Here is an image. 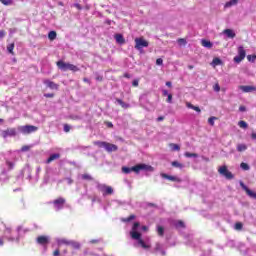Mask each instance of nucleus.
<instances>
[{
	"label": "nucleus",
	"mask_w": 256,
	"mask_h": 256,
	"mask_svg": "<svg viewBox=\"0 0 256 256\" xmlns=\"http://www.w3.org/2000/svg\"><path fill=\"white\" fill-rule=\"evenodd\" d=\"M171 165H172V167H176L177 169H183V167H184V165L181 164V162H179V161H173L171 163Z\"/></svg>",
	"instance_id": "obj_27"
},
{
	"label": "nucleus",
	"mask_w": 256,
	"mask_h": 256,
	"mask_svg": "<svg viewBox=\"0 0 256 256\" xmlns=\"http://www.w3.org/2000/svg\"><path fill=\"white\" fill-rule=\"evenodd\" d=\"M123 77L126 79H131V75L129 73H124Z\"/></svg>",
	"instance_id": "obj_60"
},
{
	"label": "nucleus",
	"mask_w": 256,
	"mask_h": 256,
	"mask_svg": "<svg viewBox=\"0 0 256 256\" xmlns=\"http://www.w3.org/2000/svg\"><path fill=\"white\" fill-rule=\"evenodd\" d=\"M74 7H76V9H78V11H81V9H83V6H81V4H74Z\"/></svg>",
	"instance_id": "obj_53"
},
{
	"label": "nucleus",
	"mask_w": 256,
	"mask_h": 256,
	"mask_svg": "<svg viewBox=\"0 0 256 256\" xmlns=\"http://www.w3.org/2000/svg\"><path fill=\"white\" fill-rule=\"evenodd\" d=\"M107 127H109V129H113V123L112 122H106Z\"/></svg>",
	"instance_id": "obj_59"
},
{
	"label": "nucleus",
	"mask_w": 256,
	"mask_h": 256,
	"mask_svg": "<svg viewBox=\"0 0 256 256\" xmlns=\"http://www.w3.org/2000/svg\"><path fill=\"white\" fill-rule=\"evenodd\" d=\"M44 85H46V87H48L49 89H52L54 91L59 90V84H57L51 80H44Z\"/></svg>",
	"instance_id": "obj_12"
},
{
	"label": "nucleus",
	"mask_w": 256,
	"mask_h": 256,
	"mask_svg": "<svg viewBox=\"0 0 256 256\" xmlns=\"http://www.w3.org/2000/svg\"><path fill=\"white\" fill-rule=\"evenodd\" d=\"M70 247L73 249H81V244L77 241H70Z\"/></svg>",
	"instance_id": "obj_24"
},
{
	"label": "nucleus",
	"mask_w": 256,
	"mask_h": 256,
	"mask_svg": "<svg viewBox=\"0 0 256 256\" xmlns=\"http://www.w3.org/2000/svg\"><path fill=\"white\" fill-rule=\"evenodd\" d=\"M38 245H47L49 244V237L47 236H38L36 239Z\"/></svg>",
	"instance_id": "obj_14"
},
{
	"label": "nucleus",
	"mask_w": 256,
	"mask_h": 256,
	"mask_svg": "<svg viewBox=\"0 0 256 256\" xmlns=\"http://www.w3.org/2000/svg\"><path fill=\"white\" fill-rule=\"evenodd\" d=\"M116 101L119 103L122 109H129V104L125 103L123 100L117 98Z\"/></svg>",
	"instance_id": "obj_23"
},
{
	"label": "nucleus",
	"mask_w": 256,
	"mask_h": 256,
	"mask_svg": "<svg viewBox=\"0 0 256 256\" xmlns=\"http://www.w3.org/2000/svg\"><path fill=\"white\" fill-rule=\"evenodd\" d=\"M53 205L56 209H63V205H65V198L59 197L53 201Z\"/></svg>",
	"instance_id": "obj_11"
},
{
	"label": "nucleus",
	"mask_w": 256,
	"mask_h": 256,
	"mask_svg": "<svg viewBox=\"0 0 256 256\" xmlns=\"http://www.w3.org/2000/svg\"><path fill=\"white\" fill-rule=\"evenodd\" d=\"M82 179H83L84 181H93L92 176L89 175V174H83V175H82Z\"/></svg>",
	"instance_id": "obj_38"
},
{
	"label": "nucleus",
	"mask_w": 256,
	"mask_h": 256,
	"mask_svg": "<svg viewBox=\"0 0 256 256\" xmlns=\"http://www.w3.org/2000/svg\"><path fill=\"white\" fill-rule=\"evenodd\" d=\"M239 111H241L243 113V112L247 111V108L245 106H240Z\"/></svg>",
	"instance_id": "obj_58"
},
{
	"label": "nucleus",
	"mask_w": 256,
	"mask_h": 256,
	"mask_svg": "<svg viewBox=\"0 0 256 256\" xmlns=\"http://www.w3.org/2000/svg\"><path fill=\"white\" fill-rule=\"evenodd\" d=\"M184 157H187L188 159H190L191 157L197 158V157H199V154L191 153V152H185Z\"/></svg>",
	"instance_id": "obj_29"
},
{
	"label": "nucleus",
	"mask_w": 256,
	"mask_h": 256,
	"mask_svg": "<svg viewBox=\"0 0 256 256\" xmlns=\"http://www.w3.org/2000/svg\"><path fill=\"white\" fill-rule=\"evenodd\" d=\"M44 97H46V99H53V97H55V94H53V93H46V94H44Z\"/></svg>",
	"instance_id": "obj_48"
},
{
	"label": "nucleus",
	"mask_w": 256,
	"mask_h": 256,
	"mask_svg": "<svg viewBox=\"0 0 256 256\" xmlns=\"http://www.w3.org/2000/svg\"><path fill=\"white\" fill-rule=\"evenodd\" d=\"M176 227H181L182 229H185V222H183L182 220H178Z\"/></svg>",
	"instance_id": "obj_42"
},
{
	"label": "nucleus",
	"mask_w": 256,
	"mask_h": 256,
	"mask_svg": "<svg viewBox=\"0 0 256 256\" xmlns=\"http://www.w3.org/2000/svg\"><path fill=\"white\" fill-rule=\"evenodd\" d=\"M70 243H71V240H67V239L59 240L60 245H70Z\"/></svg>",
	"instance_id": "obj_41"
},
{
	"label": "nucleus",
	"mask_w": 256,
	"mask_h": 256,
	"mask_svg": "<svg viewBox=\"0 0 256 256\" xmlns=\"http://www.w3.org/2000/svg\"><path fill=\"white\" fill-rule=\"evenodd\" d=\"M107 142H101V141H96L94 142V145H97V147H104L106 145Z\"/></svg>",
	"instance_id": "obj_43"
},
{
	"label": "nucleus",
	"mask_w": 256,
	"mask_h": 256,
	"mask_svg": "<svg viewBox=\"0 0 256 256\" xmlns=\"http://www.w3.org/2000/svg\"><path fill=\"white\" fill-rule=\"evenodd\" d=\"M48 39H50V41H55L57 39V32L56 31H50L48 33Z\"/></svg>",
	"instance_id": "obj_22"
},
{
	"label": "nucleus",
	"mask_w": 256,
	"mask_h": 256,
	"mask_svg": "<svg viewBox=\"0 0 256 256\" xmlns=\"http://www.w3.org/2000/svg\"><path fill=\"white\" fill-rule=\"evenodd\" d=\"M251 138H252V139H256V132H253V133L251 134Z\"/></svg>",
	"instance_id": "obj_64"
},
{
	"label": "nucleus",
	"mask_w": 256,
	"mask_h": 256,
	"mask_svg": "<svg viewBox=\"0 0 256 256\" xmlns=\"http://www.w3.org/2000/svg\"><path fill=\"white\" fill-rule=\"evenodd\" d=\"M18 129L23 133V135H29L31 133H35V131H38L39 128L33 125H25L18 127Z\"/></svg>",
	"instance_id": "obj_4"
},
{
	"label": "nucleus",
	"mask_w": 256,
	"mask_h": 256,
	"mask_svg": "<svg viewBox=\"0 0 256 256\" xmlns=\"http://www.w3.org/2000/svg\"><path fill=\"white\" fill-rule=\"evenodd\" d=\"M104 149L108 152V153H113V151H117L119 149V147H117V145L115 144H111L109 142H106Z\"/></svg>",
	"instance_id": "obj_13"
},
{
	"label": "nucleus",
	"mask_w": 256,
	"mask_h": 256,
	"mask_svg": "<svg viewBox=\"0 0 256 256\" xmlns=\"http://www.w3.org/2000/svg\"><path fill=\"white\" fill-rule=\"evenodd\" d=\"M167 103H173V94H168Z\"/></svg>",
	"instance_id": "obj_50"
},
{
	"label": "nucleus",
	"mask_w": 256,
	"mask_h": 256,
	"mask_svg": "<svg viewBox=\"0 0 256 256\" xmlns=\"http://www.w3.org/2000/svg\"><path fill=\"white\" fill-rule=\"evenodd\" d=\"M156 65H163V59L162 58L156 59Z\"/></svg>",
	"instance_id": "obj_51"
},
{
	"label": "nucleus",
	"mask_w": 256,
	"mask_h": 256,
	"mask_svg": "<svg viewBox=\"0 0 256 256\" xmlns=\"http://www.w3.org/2000/svg\"><path fill=\"white\" fill-rule=\"evenodd\" d=\"M162 95H163V97H168L169 96V91L163 90Z\"/></svg>",
	"instance_id": "obj_56"
},
{
	"label": "nucleus",
	"mask_w": 256,
	"mask_h": 256,
	"mask_svg": "<svg viewBox=\"0 0 256 256\" xmlns=\"http://www.w3.org/2000/svg\"><path fill=\"white\" fill-rule=\"evenodd\" d=\"M237 151L239 153H243V151H247V145H245V144H238L237 145Z\"/></svg>",
	"instance_id": "obj_25"
},
{
	"label": "nucleus",
	"mask_w": 256,
	"mask_h": 256,
	"mask_svg": "<svg viewBox=\"0 0 256 256\" xmlns=\"http://www.w3.org/2000/svg\"><path fill=\"white\" fill-rule=\"evenodd\" d=\"M218 173L223 175L226 179H233V173L227 169V166H222L218 169Z\"/></svg>",
	"instance_id": "obj_8"
},
{
	"label": "nucleus",
	"mask_w": 256,
	"mask_h": 256,
	"mask_svg": "<svg viewBox=\"0 0 256 256\" xmlns=\"http://www.w3.org/2000/svg\"><path fill=\"white\" fill-rule=\"evenodd\" d=\"M0 3H2V5H5L7 7L9 5H13V0H0Z\"/></svg>",
	"instance_id": "obj_36"
},
{
	"label": "nucleus",
	"mask_w": 256,
	"mask_h": 256,
	"mask_svg": "<svg viewBox=\"0 0 256 256\" xmlns=\"http://www.w3.org/2000/svg\"><path fill=\"white\" fill-rule=\"evenodd\" d=\"M178 43L179 45H187V40L185 38H179Z\"/></svg>",
	"instance_id": "obj_45"
},
{
	"label": "nucleus",
	"mask_w": 256,
	"mask_h": 256,
	"mask_svg": "<svg viewBox=\"0 0 256 256\" xmlns=\"http://www.w3.org/2000/svg\"><path fill=\"white\" fill-rule=\"evenodd\" d=\"M161 178L162 179H168V181H173L175 183H181V178H179L177 176H171V175L166 174V173H162Z\"/></svg>",
	"instance_id": "obj_10"
},
{
	"label": "nucleus",
	"mask_w": 256,
	"mask_h": 256,
	"mask_svg": "<svg viewBox=\"0 0 256 256\" xmlns=\"http://www.w3.org/2000/svg\"><path fill=\"white\" fill-rule=\"evenodd\" d=\"M30 147L29 146H23L21 148V151L25 152V151H29Z\"/></svg>",
	"instance_id": "obj_57"
},
{
	"label": "nucleus",
	"mask_w": 256,
	"mask_h": 256,
	"mask_svg": "<svg viewBox=\"0 0 256 256\" xmlns=\"http://www.w3.org/2000/svg\"><path fill=\"white\" fill-rule=\"evenodd\" d=\"M1 136L3 139H7V137H16L17 136V129L16 128H7L1 132Z\"/></svg>",
	"instance_id": "obj_7"
},
{
	"label": "nucleus",
	"mask_w": 256,
	"mask_h": 256,
	"mask_svg": "<svg viewBox=\"0 0 256 256\" xmlns=\"http://www.w3.org/2000/svg\"><path fill=\"white\" fill-rule=\"evenodd\" d=\"M215 121H217V117L212 116L208 119V123L209 125H211V127H213L215 125Z\"/></svg>",
	"instance_id": "obj_35"
},
{
	"label": "nucleus",
	"mask_w": 256,
	"mask_h": 256,
	"mask_svg": "<svg viewBox=\"0 0 256 256\" xmlns=\"http://www.w3.org/2000/svg\"><path fill=\"white\" fill-rule=\"evenodd\" d=\"M132 86L133 87H139V80H133Z\"/></svg>",
	"instance_id": "obj_52"
},
{
	"label": "nucleus",
	"mask_w": 256,
	"mask_h": 256,
	"mask_svg": "<svg viewBox=\"0 0 256 256\" xmlns=\"http://www.w3.org/2000/svg\"><path fill=\"white\" fill-rule=\"evenodd\" d=\"M5 35H6L5 30H0V39H3Z\"/></svg>",
	"instance_id": "obj_55"
},
{
	"label": "nucleus",
	"mask_w": 256,
	"mask_h": 256,
	"mask_svg": "<svg viewBox=\"0 0 256 256\" xmlns=\"http://www.w3.org/2000/svg\"><path fill=\"white\" fill-rule=\"evenodd\" d=\"M61 154L59 153H55V154H51L50 157L46 160V163H53V161L60 159Z\"/></svg>",
	"instance_id": "obj_18"
},
{
	"label": "nucleus",
	"mask_w": 256,
	"mask_h": 256,
	"mask_svg": "<svg viewBox=\"0 0 256 256\" xmlns=\"http://www.w3.org/2000/svg\"><path fill=\"white\" fill-rule=\"evenodd\" d=\"M135 215L134 214H132V215H130L129 217H127V218H123L122 219V221L124 222V223H130V221H133L134 219H135Z\"/></svg>",
	"instance_id": "obj_33"
},
{
	"label": "nucleus",
	"mask_w": 256,
	"mask_h": 256,
	"mask_svg": "<svg viewBox=\"0 0 256 256\" xmlns=\"http://www.w3.org/2000/svg\"><path fill=\"white\" fill-rule=\"evenodd\" d=\"M3 245H5V241L0 237V247H3Z\"/></svg>",
	"instance_id": "obj_61"
},
{
	"label": "nucleus",
	"mask_w": 256,
	"mask_h": 256,
	"mask_svg": "<svg viewBox=\"0 0 256 256\" xmlns=\"http://www.w3.org/2000/svg\"><path fill=\"white\" fill-rule=\"evenodd\" d=\"M240 186L243 189V191H245V193L248 195V197H250L251 199H256V192L249 189V187H247L245 183L240 182Z\"/></svg>",
	"instance_id": "obj_9"
},
{
	"label": "nucleus",
	"mask_w": 256,
	"mask_h": 256,
	"mask_svg": "<svg viewBox=\"0 0 256 256\" xmlns=\"http://www.w3.org/2000/svg\"><path fill=\"white\" fill-rule=\"evenodd\" d=\"M164 120H165V117H163V116H160V117L157 118L158 122H161V121H164Z\"/></svg>",
	"instance_id": "obj_62"
},
{
	"label": "nucleus",
	"mask_w": 256,
	"mask_h": 256,
	"mask_svg": "<svg viewBox=\"0 0 256 256\" xmlns=\"http://www.w3.org/2000/svg\"><path fill=\"white\" fill-rule=\"evenodd\" d=\"M161 244L157 243L154 248V253H157L158 251H162Z\"/></svg>",
	"instance_id": "obj_46"
},
{
	"label": "nucleus",
	"mask_w": 256,
	"mask_h": 256,
	"mask_svg": "<svg viewBox=\"0 0 256 256\" xmlns=\"http://www.w3.org/2000/svg\"><path fill=\"white\" fill-rule=\"evenodd\" d=\"M201 45L202 47H206L207 49H211L213 47V43H211V41L206 39L201 40Z\"/></svg>",
	"instance_id": "obj_20"
},
{
	"label": "nucleus",
	"mask_w": 256,
	"mask_h": 256,
	"mask_svg": "<svg viewBox=\"0 0 256 256\" xmlns=\"http://www.w3.org/2000/svg\"><path fill=\"white\" fill-rule=\"evenodd\" d=\"M135 49L138 51H141L143 47H149V42L145 40V38L140 37V38H135Z\"/></svg>",
	"instance_id": "obj_5"
},
{
	"label": "nucleus",
	"mask_w": 256,
	"mask_h": 256,
	"mask_svg": "<svg viewBox=\"0 0 256 256\" xmlns=\"http://www.w3.org/2000/svg\"><path fill=\"white\" fill-rule=\"evenodd\" d=\"M212 65H214V67H217V65H223V61L220 58H214Z\"/></svg>",
	"instance_id": "obj_28"
},
{
	"label": "nucleus",
	"mask_w": 256,
	"mask_h": 256,
	"mask_svg": "<svg viewBox=\"0 0 256 256\" xmlns=\"http://www.w3.org/2000/svg\"><path fill=\"white\" fill-rule=\"evenodd\" d=\"M13 49H15V43H11L7 46V51L11 54V55H15V52H13Z\"/></svg>",
	"instance_id": "obj_30"
},
{
	"label": "nucleus",
	"mask_w": 256,
	"mask_h": 256,
	"mask_svg": "<svg viewBox=\"0 0 256 256\" xmlns=\"http://www.w3.org/2000/svg\"><path fill=\"white\" fill-rule=\"evenodd\" d=\"M53 255L54 256H59L61 255V251L59 249H56L54 252H53Z\"/></svg>",
	"instance_id": "obj_54"
},
{
	"label": "nucleus",
	"mask_w": 256,
	"mask_h": 256,
	"mask_svg": "<svg viewBox=\"0 0 256 256\" xmlns=\"http://www.w3.org/2000/svg\"><path fill=\"white\" fill-rule=\"evenodd\" d=\"M140 226L141 224L139 222H135L133 224L132 231H130V236L136 241H138L142 249H151V245L145 244V241L141 239V233L137 231V229H139Z\"/></svg>",
	"instance_id": "obj_1"
},
{
	"label": "nucleus",
	"mask_w": 256,
	"mask_h": 256,
	"mask_svg": "<svg viewBox=\"0 0 256 256\" xmlns=\"http://www.w3.org/2000/svg\"><path fill=\"white\" fill-rule=\"evenodd\" d=\"M238 126H239L241 129H247L248 124H247V122L241 120V121L238 122Z\"/></svg>",
	"instance_id": "obj_34"
},
{
	"label": "nucleus",
	"mask_w": 256,
	"mask_h": 256,
	"mask_svg": "<svg viewBox=\"0 0 256 256\" xmlns=\"http://www.w3.org/2000/svg\"><path fill=\"white\" fill-rule=\"evenodd\" d=\"M64 131L65 133H69V131H71V126H69V124H64Z\"/></svg>",
	"instance_id": "obj_49"
},
{
	"label": "nucleus",
	"mask_w": 256,
	"mask_h": 256,
	"mask_svg": "<svg viewBox=\"0 0 256 256\" xmlns=\"http://www.w3.org/2000/svg\"><path fill=\"white\" fill-rule=\"evenodd\" d=\"M114 39L116 40V42L119 43V45H125V38L123 37L122 34H116L114 36Z\"/></svg>",
	"instance_id": "obj_19"
},
{
	"label": "nucleus",
	"mask_w": 256,
	"mask_h": 256,
	"mask_svg": "<svg viewBox=\"0 0 256 256\" xmlns=\"http://www.w3.org/2000/svg\"><path fill=\"white\" fill-rule=\"evenodd\" d=\"M186 107L188 109H193V111H196L197 113H201V108H199L198 106H194L193 104H191V102H186Z\"/></svg>",
	"instance_id": "obj_21"
},
{
	"label": "nucleus",
	"mask_w": 256,
	"mask_h": 256,
	"mask_svg": "<svg viewBox=\"0 0 256 256\" xmlns=\"http://www.w3.org/2000/svg\"><path fill=\"white\" fill-rule=\"evenodd\" d=\"M132 171L134 173H139L141 171H154V168L153 166L147 164H137L131 168L127 166L122 167V173H124L125 175H129V173H132Z\"/></svg>",
	"instance_id": "obj_2"
},
{
	"label": "nucleus",
	"mask_w": 256,
	"mask_h": 256,
	"mask_svg": "<svg viewBox=\"0 0 256 256\" xmlns=\"http://www.w3.org/2000/svg\"><path fill=\"white\" fill-rule=\"evenodd\" d=\"M213 90H214L216 93H219V91H221V86H219V83H216V84L213 86Z\"/></svg>",
	"instance_id": "obj_44"
},
{
	"label": "nucleus",
	"mask_w": 256,
	"mask_h": 256,
	"mask_svg": "<svg viewBox=\"0 0 256 256\" xmlns=\"http://www.w3.org/2000/svg\"><path fill=\"white\" fill-rule=\"evenodd\" d=\"M246 55L245 48H243V46L238 47V55L234 57V63H241Z\"/></svg>",
	"instance_id": "obj_6"
},
{
	"label": "nucleus",
	"mask_w": 256,
	"mask_h": 256,
	"mask_svg": "<svg viewBox=\"0 0 256 256\" xmlns=\"http://www.w3.org/2000/svg\"><path fill=\"white\" fill-rule=\"evenodd\" d=\"M11 231H12L11 228H6L5 229V233H8V235H10Z\"/></svg>",
	"instance_id": "obj_63"
},
{
	"label": "nucleus",
	"mask_w": 256,
	"mask_h": 256,
	"mask_svg": "<svg viewBox=\"0 0 256 256\" xmlns=\"http://www.w3.org/2000/svg\"><path fill=\"white\" fill-rule=\"evenodd\" d=\"M157 233L160 237H163L165 235V228H163V226H158Z\"/></svg>",
	"instance_id": "obj_32"
},
{
	"label": "nucleus",
	"mask_w": 256,
	"mask_h": 256,
	"mask_svg": "<svg viewBox=\"0 0 256 256\" xmlns=\"http://www.w3.org/2000/svg\"><path fill=\"white\" fill-rule=\"evenodd\" d=\"M169 147H171L172 151H181V146H179L178 144L170 143Z\"/></svg>",
	"instance_id": "obj_26"
},
{
	"label": "nucleus",
	"mask_w": 256,
	"mask_h": 256,
	"mask_svg": "<svg viewBox=\"0 0 256 256\" xmlns=\"http://www.w3.org/2000/svg\"><path fill=\"white\" fill-rule=\"evenodd\" d=\"M240 167H241V169H243V171H249V169H250L249 164H247L245 162H242L240 164Z\"/></svg>",
	"instance_id": "obj_37"
},
{
	"label": "nucleus",
	"mask_w": 256,
	"mask_h": 256,
	"mask_svg": "<svg viewBox=\"0 0 256 256\" xmlns=\"http://www.w3.org/2000/svg\"><path fill=\"white\" fill-rule=\"evenodd\" d=\"M6 165L8 167V171H12V169L15 168V162H11L9 160H6Z\"/></svg>",
	"instance_id": "obj_31"
},
{
	"label": "nucleus",
	"mask_w": 256,
	"mask_h": 256,
	"mask_svg": "<svg viewBox=\"0 0 256 256\" xmlns=\"http://www.w3.org/2000/svg\"><path fill=\"white\" fill-rule=\"evenodd\" d=\"M247 59H248V61H252V63H253L256 60V55H248Z\"/></svg>",
	"instance_id": "obj_47"
},
{
	"label": "nucleus",
	"mask_w": 256,
	"mask_h": 256,
	"mask_svg": "<svg viewBox=\"0 0 256 256\" xmlns=\"http://www.w3.org/2000/svg\"><path fill=\"white\" fill-rule=\"evenodd\" d=\"M56 65L58 69H60V71H73V73H77V71H80L79 67H77L76 65L67 63L62 60L57 61Z\"/></svg>",
	"instance_id": "obj_3"
},
{
	"label": "nucleus",
	"mask_w": 256,
	"mask_h": 256,
	"mask_svg": "<svg viewBox=\"0 0 256 256\" xmlns=\"http://www.w3.org/2000/svg\"><path fill=\"white\" fill-rule=\"evenodd\" d=\"M101 191L103 195H113V187L111 186L103 185Z\"/></svg>",
	"instance_id": "obj_15"
},
{
	"label": "nucleus",
	"mask_w": 256,
	"mask_h": 256,
	"mask_svg": "<svg viewBox=\"0 0 256 256\" xmlns=\"http://www.w3.org/2000/svg\"><path fill=\"white\" fill-rule=\"evenodd\" d=\"M239 89L241 91H243V93H251L253 91H256V87L255 86H244V85H241V86H239Z\"/></svg>",
	"instance_id": "obj_16"
},
{
	"label": "nucleus",
	"mask_w": 256,
	"mask_h": 256,
	"mask_svg": "<svg viewBox=\"0 0 256 256\" xmlns=\"http://www.w3.org/2000/svg\"><path fill=\"white\" fill-rule=\"evenodd\" d=\"M234 229H236V231H241L243 229V223L237 222L234 226Z\"/></svg>",
	"instance_id": "obj_39"
},
{
	"label": "nucleus",
	"mask_w": 256,
	"mask_h": 256,
	"mask_svg": "<svg viewBox=\"0 0 256 256\" xmlns=\"http://www.w3.org/2000/svg\"><path fill=\"white\" fill-rule=\"evenodd\" d=\"M239 3V0H230L229 2L226 3L227 7H232V5H237Z\"/></svg>",
	"instance_id": "obj_40"
},
{
	"label": "nucleus",
	"mask_w": 256,
	"mask_h": 256,
	"mask_svg": "<svg viewBox=\"0 0 256 256\" xmlns=\"http://www.w3.org/2000/svg\"><path fill=\"white\" fill-rule=\"evenodd\" d=\"M223 34L226 35L228 39H235L236 37L235 31H233L232 29L223 30Z\"/></svg>",
	"instance_id": "obj_17"
}]
</instances>
